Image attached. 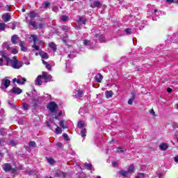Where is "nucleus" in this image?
<instances>
[{
  "label": "nucleus",
  "instance_id": "f257e3e1",
  "mask_svg": "<svg viewBox=\"0 0 178 178\" xmlns=\"http://www.w3.org/2000/svg\"><path fill=\"white\" fill-rule=\"evenodd\" d=\"M7 66H11L13 69H20L23 66V63L17 60V56H14L13 59L6 58Z\"/></svg>",
  "mask_w": 178,
  "mask_h": 178
},
{
  "label": "nucleus",
  "instance_id": "f03ea898",
  "mask_svg": "<svg viewBox=\"0 0 178 178\" xmlns=\"http://www.w3.org/2000/svg\"><path fill=\"white\" fill-rule=\"evenodd\" d=\"M47 108L51 114H52L53 118L58 120V116L56 115V111H58V104L52 102L49 104Z\"/></svg>",
  "mask_w": 178,
  "mask_h": 178
},
{
  "label": "nucleus",
  "instance_id": "7ed1b4c3",
  "mask_svg": "<svg viewBox=\"0 0 178 178\" xmlns=\"http://www.w3.org/2000/svg\"><path fill=\"white\" fill-rule=\"evenodd\" d=\"M10 86V80L8 77H5L1 80L0 88L3 91H6V89Z\"/></svg>",
  "mask_w": 178,
  "mask_h": 178
},
{
  "label": "nucleus",
  "instance_id": "20e7f679",
  "mask_svg": "<svg viewBox=\"0 0 178 178\" xmlns=\"http://www.w3.org/2000/svg\"><path fill=\"white\" fill-rule=\"evenodd\" d=\"M3 49H7L8 51H9V52L13 54V55H16V54H18L19 52L17 49L11 48L10 46H9V43L8 42H4L3 44Z\"/></svg>",
  "mask_w": 178,
  "mask_h": 178
},
{
  "label": "nucleus",
  "instance_id": "39448f33",
  "mask_svg": "<svg viewBox=\"0 0 178 178\" xmlns=\"http://www.w3.org/2000/svg\"><path fill=\"white\" fill-rule=\"evenodd\" d=\"M78 127H79V129H81V137H86V131L84 129V127H86V123H84V122H83V121H79L78 122Z\"/></svg>",
  "mask_w": 178,
  "mask_h": 178
},
{
  "label": "nucleus",
  "instance_id": "423d86ee",
  "mask_svg": "<svg viewBox=\"0 0 178 178\" xmlns=\"http://www.w3.org/2000/svg\"><path fill=\"white\" fill-rule=\"evenodd\" d=\"M3 170H5V172H10L13 174L16 173L17 169L16 168H12V165H10V164L9 163H6L3 165Z\"/></svg>",
  "mask_w": 178,
  "mask_h": 178
},
{
  "label": "nucleus",
  "instance_id": "0eeeda50",
  "mask_svg": "<svg viewBox=\"0 0 178 178\" xmlns=\"http://www.w3.org/2000/svg\"><path fill=\"white\" fill-rule=\"evenodd\" d=\"M13 83H17V84L23 85L26 83V78L22 76H17L13 79Z\"/></svg>",
  "mask_w": 178,
  "mask_h": 178
},
{
  "label": "nucleus",
  "instance_id": "6e6552de",
  "mask_svg": "<svg viewBox=\"0 0 178 178\" xmlns=\"http://www.w3.org/2000/svg\"><path fill=\"white\" fill-rule=\"evenodd\" d=\"M41 76L43 77L44 83H48L52 79V76L45 72H42Z\"/></svg>",
  "mask_w": 178,
  "mask_h": 178
},
{
  "label": "nucleus",
  "instance_id": "1a4fd4ad",
  "mask_svg": "<svg viewBox=\"0 0 178 178\" xmlns=\"http://www.w3.org/2000/svg\"><path fill=\"white\" fill-rule=\"evenodd\" d=\"M30 38H31V40H33V41L34 42V44L32 46L33 48H34V49H35V51H40V47L35 44V42H37V35H32Z\"/></svg>",
  "mask_w": 178,
  "mask_h": 178
},
{
  "label": "nucleus",
  "instance_id": "9d476101",
  "mask_svg": "<svg viewBox=\"0 0 178 178\" xmlns=\"http://www.w3.org/2000/svg\"><path fill=\"white\" fill-rule=\"evenodd\" d=\"M101 6H102V3H101V1H99L98 0L94 1L90 4V8H101Z\"/></svg>",
  "mask_w": 178,
  "mask_h": 178
},
{
  "label": "nucleus",
  "instance_id": "9b49d317",
  "mask_svg": "<svg viewBox=\"0 0 178 178\" xmlns=\"http://www.w3.org/2000/svg\"><path fill=\"white\" fill-rule=\"evenodd\" d=\"M13 93V94H22V89L19 88H17V87H15V88H13L12 90H10L8 92V95H10V93Z\"/></svg>",
  "mask_w": 178,
  "mask_h": 178
},
{
  "label": "nucleus",
  "instance_id": "f8f14e48",
  "mask_svg": "<svg viewBox=\"0 0 178 178\" xmlns=\"http://www.w3.org/2000/svg\"><path fill=\"white\" fill-rule=\"evenodd\" d=\"M29 25L32 26V27H33V29H35V30H37V29H42V24H39L38 25H37V23L35 21H31L29 22Z\"/></svg>",
  "mask_w": 178,
  "mask_h": 178
},
{
  "label": "nucleus",
  "instance_id": "ddd939ff",
  "mask_svg": "<svg viewBox=\"0 0 178 178\" xmlns=\"http://www.w3.org/2000/svg\"><path fill=\"white\" fill-rule=\"evenodd\" d=\"M42 83H45L44 78L41 75H39L35 80V84L36 86H41Z\"/></svg>",
  "mask_w": 178,
  "mask_h": 178
},
{
  "label": "nucleus",
  "instance_id": "4468645a",
  "mask_svg": "<svg viewBox=\"0 0 178 178\" xmlns=\"http://www.w3.org/2000/svg\"><path fill=\"white\" fill-rule=\"evenodd\" d=\"M54 176L55 177H66V174L58 170L55 172Z\"/></svg>",
  "mask_w": 178,
  "mask_h": 178
},
{
  "label": "nucleus",
  "instance_id": "2eb2a0df",
  "mask_svg": "<svg viewBox=\"0 0 178 178\" xmlns=\"http://www.w3.org/2000/svg\"><path fill=\"white\" fill-rule=\"evenodd\" d=\"M63 41L65 45H68V47H71L72 41L69 40L67 36L63 38Z\"/></svg>",
  "mask_w": 178,
  "mask_h": 178
},
{
  "label": "nucleus",
  "instance_id": "dca6fc26",
  "mask_svg": "<svg viewBox=\"0 0 178 178\" xmlns=\"http://www.w3.org/2000/svg\"><path fill=\"white\" fill-rule=\"evenodd\" d=\"M74 97H75V98H80V97H81V95H83V91L80 90H75L74 91Z\"/></svg>",
  "mask_w": 178,
  "mask_h": 178
},
{
  "label": "nucleus",
  "instance_id": "f3484780",
  "mask_svg": "<svg viewBox=\"0 0 178 178\" xmlns=\"http://www.w3.org/2000/svg\"><path fill=\"white\" fill-rule=\"evenodd\" d=\"M49 5H51V3L48 1H46L43 3L42 6L40 7V10H42V12H44V10H45L46 9H48V8H49Z\"/></svg>",
  "mask_w": 178,
  "mask_h": 178
},
{
  "label": "nucleus",
  "instance_id": "a211bd4d",
  "mask_svg": "<svg viewBox=\"0 0 178 178\" xmlns=\"http://www.w3.org/2000/svg\"><path fill=\"white\" fill-rule=\"evenodd\" d=\"M3 20H4L5 23H8L10 20V15L8 13L3 15L2 16Z\"/></svg>",
  "mask_w": 178,
  "mask_h": 178
},
{
  "label": "nucleus",
  "instance_id": "6ab92c4d",
  "mask_svg": "<svg viewBox=\"0 0 178 178\" xmlns=\"http://www.w3.org/2000/svg\"><path fill=\"white\" fill-rule=\"evenodd\" d=\"M168 147L169 145H168V143H161L159 145V148L161 151H166V149H168Z\"/></svg>",
  "mask_w": 178,
  "mask_h": 178
},
{
  "label": "nucleus",
  "instance_id": "aec40b11",
  "mask_svg": "<svg viewBox=\"0 0 178 178\" xmlns=\"http://www.w3.org/2000/svg\"><path fill=\"white\" fill-rule=\"evenodd\" d=\"M102 79H104V77L102 76V75L101 74H98L95 77V80L96 83H101V81H102Z\"/></svg>",
  "mask_w": 178,
  "mask_h": 178
},
{
  "label": "nucleus",
  "instance_id": "412c9836",
  "mask_svg": "<svg viewBox=\"0 0 178 178\" xmlns=\"http://www.w3.org/2000/svg\"><path fill=\"white\" fill-rule=\"evenodd\" d=\"M76 22L78 24H80V26H81V23L82 24H86V19H84L83 17H79Z\"/></svg>",
  "mask_w": 178,
  "mask_h": 178
},
{
  "label": "nucleus",
  "instance_id": "4be33fe9",
  "mask_svg": "<svg viewBox=\"0 0 178 178\" xmlns=\"http://www.w3.org/2000/svg\"><path fill=\"white\" fill-rule=\"evenodd\" d=\"M11 41L13 44H17V41H19V38L17 37V35H14L11 38Z\"/></svg>",
  "mask_w": 178,
  "mask_h": 178
},
{
  "label": "nucleus",
  "instance_id": "5701e85b",
  "mask_svg": "<svg viewBox=\"0 0 178 178\" xmlns=\"http://www.w3.org/2000/svg\"><path fill=\"white\" fill-rule=\"evenodd\" d=\"M49 47L52 49L54 52H56V44L54 42H50Z\"/></svg>",
  "mask_w": 178,
  "mask_h": 178
},
{
  "label": "nucleus",
  "instance_id": "b1692460",
  "mask_svg": "<svg viewBox=\"0 0 178 178\" xmlns=\"http://www.w3.org/2000/svg\"><path fill=\"white\" fill-rule=\"evenodd\" d=\"M120 175H121V176H123V177H129L130 172H129L128 171L122 170L120 172Z\"/></svg>",
  "mask_w": 178,
  "mask_h": 178
},
{
  "label": "nucleus",
  "instance_id": "393cba45",
  "mask_svg": "<svg viewBox=\"0 0 178 178\" xmlns=\"http://www.w3.org/2000/svg\"><path fill=\"white\" fill-rule=\"evenodd\" d=\"M19 47H21L22 51H23L24 52H27V49L26 48V47H24V42L20 41Z\"/></svg>",
  "mask_w": 178,
  "mask_h": 178
},
{
  "label": "nucleus",
  "instance_id": "a878e982",
  "mask_svg": "<svg viewBox=\"0 0 178 178\" xmlns=\"http://www.w3.org/2000/svg\"><path fill=\"white\" fill-rule=\"evenodd\" d=\"M40 55L42 59H48V54L44 52V51H40Z\"/></svg>",
  "mask_w": 178,
  "mask_h": 178
},
{
  "label": "nucleus",
  "instance_id": "bb28decb",
  "mask_svg": "<svg viewBox=\"0 0 178 178\" xmlns=\"http://www.w3.org/2000/svg\"><path fill=\"white\" fill-rule=\"evenodd\" d=\"M37 16H38V14H37V13L34 12V11H31L29 13V17L31 19H35V17H37Z\"/></svg>",
  "mask_w": 178,
  "mask_h": 178
},
{
  "label": "nucleus",
  "instance_id": "cd10ccee",
  "mask_svg": "<svg viewBox=\"0 0 178 178\" xmlns=\"http://www.w3.org/2000/svg\"><path fill=\"white\" fill-rule=\"evenodd\" d=\"M106 97L109 99V98H112V96L113 95V92L112 91H106L105 92Z\"/></svg>",
  "mask_w": 178,
  "mask_h": 178
},
{
  "label": "nucleus",
  "instance_id": "c85d7f7f",
  "mask_svg": "<svg viewBox=\"0 0 178 178\" xmlns=\"http://www.w3.org/2000/svg\"><path fill=\"white\" fill-rule=\"evenodd\" d=\"M127 171L129 172V175H131V173H134V165H131Z\"/></svg>",
  "mask_w": 178,
  "mask_h": 178
},
{
  "label": "nucleus",
  "instance_id": "c756f323",
  "mask_svg": "<svg viewBox=\"0 0 178 178\" xmlns=\"http://www.w3.org/2000/svg\"><path fill=\"white\" fill-rule=\"evenodd\" d=\"M56 126V134H62V128L58 127L56 124H54Z\"/></svg>",
  "mask_w": 178,
  "mask_h": 178
},
{
  "label": "nucleus",
  "instance_id": "7c9ffc66",
  "mask_svg": "<svg viewBox=\"0 0 178 178\" xmlns=\"http://www.w3.org/2000/svg\"><path fill=\"white\" fill-rule=\"evenodd\" d=\"M5 29H6V25L3 22H0V30L1 31H4Z\"/></svg>",
  "mask_w": 178,
  "mask_h": 178
},
{
  "label": "nucleus",
  "instance_id": "2f4dec72",
  "mask_svg": "<svg viewBox=\"0 0 178 178\" xmlns=\"http://www.w3.org/2000/svg\"><path fill=\"white\" fill-rule=\"evenodd\" d=\"M84 166L85 168H86V169H88V170H91L92 168V165L91 163H87L84 164Z\"/></svg>",
  "mask_w": 178,
  "mask_h": 178
},
{
  "label": "nucleus",
  "instance_id": "473e14b6",
  "mask_svg": "<svg viewBox=\"0 0 178 178\" xmlns=\"http://www.w3.org/2000/svg\"><path fill=\"white\" fill-rule=\"evenodd\" d=\"M0 55H1V56H2V58H5L6 60V59H9V58H8L6 56V54L5 53V51H3V50L0 51Z\"/></svg>",
  "mask_w": 178,
  "mask_h": 178
},
{
  "label": "nucleus",
  "instance_id": "72a5a7b5",
  "mask_svg": "<svg viewBox=\"0 0 178 178\" xmlns=\"http://www.w3.org/2000/svg\"><path fill=\"white\" fill-rule=\"evenodd\" d=\"M8 27L10 29H12V30H15L16 29V25L15 24V22H10L9 24H8Z\"/></svg>",
  "mask_w": 178,
  "mask_h": 178
},
{
  "label": "nucleus",
  "instance_id": "f704fd0d",
  "mask_svg": "<svg viewBox=\"0 0 178 178\" xmlns=\"http://www.w3.org/2000/svg\"><path fill=\"white\" fill-rule=\"evenodd\" d=\"M60 19L62 22H67V20H69V17L66 15H63Z\"/></svg>",
  "mask_w": 178,
  "mask_h": 178
},
{
  "label": "nucleus",
  "instance_id": "c9c22d12",
  "mask_svg": "<svg viewBox=\"0 0 178 178\" xmlns=\"http://www.w3.org/2000/svg\"><path fill=\"white\" fill-rule=\"evenodd\" d=\"M47 161L49 165H54L55 163V161L52 158L48 159Z\"/></svg>",
  "mask_w": 178,
  "mask_h": 178
},
{
  "label": "nucleus",
  "instance_id": "e433bc0d",
  "mask_svg": "<svg viewBox=\"0 0 178 178\" xmlns=\"http://www.w3.org/2000/svg\"><path fill=\"white\" fill-rule=\"evenodd\" d=\"M134 98H136V95H133V97L129 99L128 101L129 105H133V101H134Z\"/></svg>",
  "mask_w": 178,
  "mask_h": 178
},
{
  "label": "nucleus",
  "instance_id": "4c0bfd02",
  "mask_svg": "<svg viewBox=\"0 0 178 178\" xmlns=\"http://www.w3.org/2000/svg\"><path fill=\"white\" fill-rule=\"evenodd\" d=\"M135 178H145V175L144 173H139Z\"/></svg>",
  "mask_w": 178,
  "mask_h": 178
},
{
  "label": "nucleus",
  "instance_id": "58836bf2",
  "mask_svg": "<svg viewBox=\"0 0 178 178\" xmlns=\"http://www.w3.org/2000/svg\"><path fill=\"white\" fill-rule=\"evenodd\" d=\"M29 145H30V147H32V148H35V147H37V145L35 144V142H34V141H31L29 143Z\"/></svg>",
  "mask_w": 178,
  "mask_h": 178
},
{
  "label": "nucleus",
  "instance_id": "ea45409f",
  "mask_svg": "<svg viewBox=\"0 0 178 178\" xmlns=\"http://www.w3.org/2000/svg\"><path fill=\"white\" fill-rule=\"evenodd\" d=\"M9 145H11V147H15V145H17V142L15 140H11L9 142Z\"/></svg>",
  "mask_w": 178,
  "mask_h": 178
},
{
  "label": "nucleus",
  "instance_id": "a19ab883",
  "mask_svg": "<svg viewBox=\"0 0 178 178\" xmlns=\"http://www.w3.org/2000/svg\"><path fill=\"white\" fill-rule=\"evenodd\" d=\"M125 33H127V35H130V34H131V29L130 28H127V29H125Z\"/></svg>",
  "mask_w": 178,
  "mask_h": 178
},
{
  "label": "nucleus",
  "instance_id": "79ce46f5",
  "mask_svg": "<svg viewBox=\"0 0 178 178\" xmlns=\"http://www.w3.org/2000/svg\"><path fill=\"white\" fill-rule=\"evenodd\" d=\"M5 133H6V129H0V136H5Z\"/></svg>",
  "mask_w": 178,
  "mask_h": 178
},
{
  "label": "nucleus",
  "instance_id": "37998d69",
  "mask_svg": "<svg viewBox=\"0 0 178 178\" xmlns=\"http://www.w3.org/2000/svg\"><path fill=\"white\" fill-rule=\"evenodd\" d=\"M22 105L24 111H27V109H29V104L24 103Z\"/></svg>",
  "mask_w": 178,
  "mask_h": 178
},
{
  "label": "nucleus",
  "instance_id": "c03bdc74",
  "mask_svg": "<svg viewBox=\"0 0 178 178\" xmlns=\"http://www.w3.org/2000/svg\"><path fill=\"white\" fill-rule=\"evenodd\" d=\"M63 137L64 138V139L65 140V141H68L69 140V136H67V134H64L63 135Z\"/></svg>",
  "mask_w": 178,
  "mask_h": 178
},
{
  "label": "nucleus",
  "instance_id": "a18cd8bd",
  "mask_svg": "<svg viewBox=\"0 0 178 178\" xmlns=\"http://www.w3.org/2000/svg\"><path fill=\"white\" fill-rule=\"evenodd\" d=\"M156 12H158V10L155 9L152 13L149 12V16H154V15H156Z\"/></svg>",
  "mask_w": 178,
  "mask_h": 178
},
{
  "label": "nucleus",
  "instance_id": "49530a36",
  "mask_svg": "<svg viewBox=\"0 0 178 178\" xmlns=\"http://www.w3.org/2000/svg\"><path fill=\"white\" fill-rule=\"evenodd\" d=\"M118 161H113L112 162V165L114 167V168H116V166H118Z\"/></svg>",
  "mask_w": 178,
  "mask_h": 178
},
{
  "label": "nucleus",
  "instance_id": "de8ad7c7",
  "mask_svg": "<svg viewBox=\"0 0 178 178\" xmlns=\"http://www.w3.org/2000/svg\"><path fill=\"white\" fill-rule=\"evenodd\" d=\"M60 127H62L63 129H66V127H65L63 121L60 122Z\"/></svg>",
  "mask_w": 178,
  "mask_h": 178
},
{
  "label": "nucleus",
  "instance_id": "09e8293b",
  "mask_svg": "<svg viewBox=\"0 0 178 178\" xmlns=\"http://www.w3.org/2000/svg\"><path fill=\"white\" fill-rule=\"evenodd\" d=\"M56 145L58 148H62V147H63V144L62 143H58Z\"/></svg>",
  "mask_w": 178,
  "mask_h": 178
},
{
  "label": "nucleus",
  "instance_id": "8fccbe9b",
  "mask_svg": "<svg viewBox=\"0 0 178 178\" xmlns=\"http://www.w3.org/2000/svg\"><path fill=\"white\" fill-rule=\"evenodd\" d=\"M45 66L48 70H51V65L46 63Z\"/></svg>",
  "mask_w": 178,
  "mask_h": 178
},
{
  "label": "nucleus",
  "instance_id": "3c124183",
  "mask_svg": "<svg viewBox=\"0 0 178 178\" xmlns=\"http://www.w3.org/2000/svg\"><path fill=\"white\" fill-rule=\"evenodd\" d=\"M88 44H90V41L87 40H85L83 41V44L84 45H88Z\"/></svg>",
  "mask_w": 178,
  "mask_h": 178
},
{
  "label": "nucleus",
  "instance_id": "603ef678",
  "mask_svg": "<svg viewBox=\"0 0 178 178\" xmlns=\"http://www.w3.org/2000/svg\"><path fill=\"white\" fill-rule=\"evenodd\" d=\"M158 176L159 178H163V173L162 172H159L158 173Z\"/></svg>",
  "mask_w": 178,
  "mask_h": 178
},
{
  "label": "nucleus",
  "instance_id": "864d4df0",
  "mask_svg": "<svg viewBox=\"0 0 178 178\" xmlns=\"http://www.w3.org/2000/svg\"><path fill=\"white\" fill-rule=\"evenodd\" d=\"M0 66H3V58H0Z\"/></svg>",
  "mask_w": 178,
  "mask_h": 178
},
{
  "label": "nucleus",
  "instance_id": "5fc2aeb1",
  "mask_svg": "<svg viewBox=\"0 0 178 178\" xmlns=\"http://www.w3.org/2000/svg\"><path fill=\"white\" fill-rule=\"evenodd\" d=\"M118 152H123V149L122 147H118Z\"/></svg>",
  "mask_w": 178,
  "mask_h": 178
},
{
  "label": "nucleus",
  "instance_id": "6e6d98bb",
  "mask_svg": "<svg viewBox=\"0 0 178 178\" xmlns=\"http://www.w3.org/2000/svg\"><path fill=\"white\" fill-rule=\"evenodd\" d=\"M166 2H168V3H175L174 0H166Z\"/></svg>",
  "mask_w": 178,
  "mask_h": 178
},
{
  "label": "nucleus",
  "instance_id": "4d7b16f0",
  "mask_svg": "<svg viewBox=\"0 0 178 178\" xmlns=\"http://www.w3.org/2000/svg\"><path fill=\"white\" fill-rule=\"evenodd\" d=\"M174 161H175V162H176V163H178V156L174 157Z\"/></svg>",
  "mask_w": 178,
  "mask_h": 178
},
{
  "label": "nucleus",
  "instance_id": "13d9d810",
  "mask_svg": "<svg viewBox=\"0 0 178 178\" xmlns=\"http://www.w3.org/2000/svg\"><path fill=\"white\" fill-rule=\"evenodd\" d=\"M54 12H56V10H58V8L56 7H53V9Z\"/></svg>",
  "mask_w": 178,
  "mask_h": 178
},
{
  "label": "nucleus",
  "instance_id": "bf43d9fd",
  "mask_svg": "<svg viewBox=\"0 0 178 178\" xmlns=\"http://www.w3.org/2000/svg\"><path fill=\"white\" fill-rule=\"evenodd\" d=\"M9 105L12 107V108H15V105H13V104L8 102Z\"/></svg>",
  "mask_w": 178,
  "mask_h": 178
},
{
  "label": "nucleus",
  "instance_id": "052dcab7",
  "mask_svg": "<svg viewBox=\"0 0 178 178\" xmlns=\"http://www.w3.org/2000/svg\"><path fill=\"white\" fill-rule=\"evenodd\" d=\"M167 91L168 92H170L172 91V88H167Z\"/></svg>",
  "mask_w": 178,
  "mask_h": 178
},
{
  "label": "nucleus",
  "instance_id": "680f3d73",
  "mask_svg": "<svg viewBox=\"0 0 178 178\" xmlns=\"http://www.w3.org/2000/svg\"><path fill=\"white\" fill-rule=\"evenodd\" d=\"M56 116H57V118H58V116H62V111L59 112L58 115H56Z\"/></svg>",
  "mask_w": 178,
  "mask_h": 178
},
{
  "label": "nucleus",
  "instance_id": "e2e57ef3",
  "mask_svg": "<svg viewBox=\"0 0 178 178\" xmlns=\"http://www.w3.org/2000/svg\"><path fill=\"white\" fill-rule=\"evenodd\" d=\"M150 113H152V115H155V111H154V110H152V111H150Z\"/></svg>",
  "mask_w": 178,
  "mask_h": 178
},
{
  "label": "nucleus",
  "instance_id": "0e129e2a",
  "mask_svg": "<svg viewBox=\"0 0 178 178\" xmlns=\"http://www.w3.org/2000/svg\"><path fill=\"white\" fill-rule=\"evenodd\" d=\"M42 63H43V65H46L47 63H47L45 60H42Z\"/></svg>",
  "mask_w": 178,
  "mask_h": 178
},
{
  "label": "nucleus",
  "instance_id": "69168bd1",
  "mask_svg": "<svg viewBox=\"0 0 178 178\" xmlns=\"http://www.w3.org/2000/svg\"><path fill=\"white\" fill-rule=\"evenodd\" d=\"M75 29H76V30H79L80 26H75Z\"/></svg>",
  "mask_w": 178,
  "mask_h": 178
},
{
  "label": "nucleus",
  "instance_id": "338daca9",
  "mask_svg": "<svg viewBox=\"0 0 178 178\" xmlns=\"http://www.w3.org/2000/svg\"><path fill=\"white\" fill-rule=\"evenodd\" d=\"M47 127H49V129H51V125H50L49 124L47 123Z\"/></svg>",
  "mask_w": 178,
  "mask_h": 178
},
{
  "label": "nucleus",
  "instance_id": "774afa93",
  "mask_svg": "<svg viewBox=\"0 0 178 178\" xmlns=\"http://www.w3.org/2000/svg\"><path fill=\"white\" fill-rule=\"evenodd\" d=\"M25 64L26 65H30V62L28 61V62L25 63Z\"/></svg>",
  "mask_w": 178,
  "mask_h": 178
}]
</instances>
